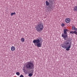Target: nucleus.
I'll return each mask as SVG.
<instances>
[{"mask_svg": "<svg viewBox=\"0 0 77 77\" xmlns=\"http://www.w3.org/2000/svg\"><path fill=\"white\" fill-rule=\"evenodd\" d=\"M24 38H22L21 39V41L22 42H24Z\"/></svg>", "mask_w": 77, "mask_h": 77, "instance_id": "nucleus-11", "label": "nucleus"}, {"mask_svg": "<svg viewBox=\"0 0 77 77\" xmlns=\"http://www.w3.org/2000/svg\"><path fill=\"white\" fill-rule=\"evenodd\" d=\"M65 26V24L63 23L62 24H61V26H62V27H63V26Z\"/></svg>", "mask_w": 77, "mask_h": 77, "instance_id": "nucleus-17", "label": "nucleus"}, {"mask_svg": "<svg viewBox=\"0 0 77 77\" xmlns=\"http://www.w3.org/2000/svg\"><path fill=\"white\" fill-rule=\"evenodd\" d=\"M11 50L13 51H15V47L14 46H12L11 48Z\"/></svg>", "mask_w": 77, "mask_h": 77, "instance_id": "nucleus-6", "label": "nucleus"}, {"mask_svg": "<svg viewBox=\"0 0 77 77\" xmlns=\"http://www.w3.org/2000/svg\"><path fill=\"white\" fill-rule=\"evenodd\" d=\"M35 45H36V44H35Z\"/></svg>", "mask_w": 77, "mask_h": 77, "instance_id": "nucleus-22", "label": "nucleus"}, {"mask_svg": "<svg viewBox=\"0 0 77 77\" xmlns=\"http://www.w3.org/2000/svg\"><path fill=\"white\" fill-rule=\"evenodd\" d=\"M13 15H16V13L14 12V13H11V16H12Z\"/></svg>", "mask_w": 77, "mask_h": 77, "instance_id": "nucleus-13", "label": "nucleus"}, {"mask_svg": "<svg viewBox=\"0 0 77 77\" xmlns=\"http://www.w3.org/2000/svg\"><path fill=\"white\" fill-rule=\"evenodd\" d=\"M66 31H68V29H64L63 32L64 34H65L66 35V34H67V32H66Z\"/></svg>", "mask_w": 77, "mask_h": 77, "instance_id": "nucleus-9", "label": "nucleus"}, {"mask_svg": "<svg viewBox=\"0 0 77 77\" xmlns=\"http://www.w3.org/2000/svg\"><path fill=\"white\" fill-rule=\"evenodd\" d=\"M16 74H17V75H20V72H17L16 73Z\"/></svg>", "mask_w": 77, "mask_h": 77, "instance_id": "nucleus-14", "label": "nucleus"}, {"mask_svg": "<svg viewBox=\"0 0 77 77\" xmlns=\"http://www.w3.org/2000/svg\"><path fill=\"white\" fill-rule=\"evenodd\" d=\"M35 28L36 30L38 32H41V31L42 30H43V29H44L43 24H42V23H40L36 25Z\"/></svg>", "mask_w": 77, "mask_h": 77, "instance_id": "nucleus-2", "label": "nucleus"}, {"mask_svg": "<svg viewBox=\"0 0 77 77\" xmlns=\"http://www.w3.org/2000/svg\"><path fill=\"white\" fill-rule=\"evenodd\" d=\"M65 21L66 23H69L71 21V19L69 18H67L65 20Z\"/></svg>", "mask_w": 77, "mask_h": 77, "instance_id": "nucleus-5", "label": "nucleus"}, {"mask_svg": "<svg viewBox=\"0 0 77 77\" xmlns=\"http://www.w3.org/2000/svg\"><path fill=\"white\" fill-rule=\"evenodd\" d=\"M70 33H71L72 34H74V31H71L70 32Z\"/></svg>", "mask_w": 77, "mask_h": 77, "instance_id": "nucleus-19", "label": "nucleus"}, {"mask_svg": "<svg viewBox=\"0 0 77 77\" xmlns=\"http://www.w3.org/2000/svg\"><path fill=\"white\" fill-rule=\"evenodd\" d=\"M76 35H77V33L76 34Z\"/></svg>", "mask_w": 77, "mask_h": 77, "instance_id": "nucleus-21", "label": "nucleus"}, {"mask_svg": "<svg viewBox=\"0 0 77 77\" xmlns=\"http://www.w3.org/2000/svg\"><path fill=\"white\" fill-rule=\"evenodd\" d=\"M62 37L65 40H67L64 42V44H63L62 46V47L66 48V50L67 51H69L70 50L69 48H71V42L69 40L68 37V35L63 34H62Z\"/></svg>", "mask_w": 77, "mask_h": 77, "instance_id": "nucleus-1", "label": "nucleus"}, {"mask_svg": "<svg viewBox=\"0 0 77 77\" xmlns=\"http://www.w3.org/2000/svg\"><path fill=\"white\" fill-rule=\"evenodd\" d=\"M46 6H48L50 5V3L48 1L46 2Z\"/></svg>", "mask_w": 77, "mask_h": 77, "instance_id": "nucleus-10", "label": "nucleus"}, {"mask_svg": "<svg viewBox=\"0 0 77 77\" xmlns=\"http://www.w3.org/2000/svg\"><path fill=\"white\" fill-rule=\"evenodd\" d=\"M74 11H75L77 12V5L75 6L73 8Z\"/></svg>", "mask_w": 77, "mask_h": 77, "instance_id": "nucleus-7", "label": "nucleus"}, {"mask_svg": "<svg viewBox=\"0 0 77 77\" xmlns=\"http://www.w3.org/2000/svg\"><path fill=\"white\" fill-rule=\"evenodd\" d=\"M23 70L24 72H26V73H27L28 72V71H26V70H25L24 69H23Z\"/></svg>", "mask_w": 77, "mask_h": 77, "instance_id": "nucleus-12", "label": "nucleus"}, {"mask_svg": "<svg viewBox=\"0 0 77 77\" xmlns=\"http://www.w3.org/2000/svg\"><path fill=\"white\" fill-rule=\"evenodd\" d=\"M39 42H40V40L39 39H35L33 41L34 44H37V46L38 47H41L42 44Z\"/></svg>", "mask_w": 77, "mask_h": 77, "instance_id": "nucleus-4", "label": "nucleus"}, {"mask_svg": "<svg viewBox=\"0 0 77 77\" xmlns=\"http://www.w3.org/2000/svg\"><path fill=\"white\" fill-rule=\"evenodd\" d=\"M28 76H29V77H32V73H29V74Z\"/></svg>", "mask_w": 77, "mask_h": 77, "instance_id": "nucleus-15", "label": "nucleus"}, {"mask_svg": "<svg viewBox=\"0 0 77 77\" xmlns=\"http://www.w3.org/2000/svg\"><path fill=\"white\" fill-rule=\"evenodd\" d=\"M49 3H53L52 0H49Z\"/></svg>", "mask_w": 77, "mask_h": 77, "instance_id": "nucleus-16", "label": "nucleus"}, {"mask_svg": "<svg viewBox=\"0 0 77 77\" xmlns=\"http://www.w3.org/2000/svg\"><path fill=\"white\" fill-rule=\"evenodd\" d=\"M72 30H75V31H77V29L76 28H75V26H72Z\"/></svg>", "mask_w": 77, "mask_h": 77, "instance_id": "nucleus-8", "label": "nucleus"}, {"mask_svg": "<svg viewBox=\"0 0 77 77\" xmlns=\"http://www.w3.org/2000/svg\"><path fill=\"white\" fill-rule=\"evenodd\" d=\"M34 65L31 62H28L26 67V69H32Z\"/></svg>", "mask_w": 77, "mask_h": 77, "instance_id": "nucleus-3", "label": "nucleus"}, {"mask_svg": "<svg viewBox=\"0 0 77 77\" xmlns=\"http://www.w3.org/2000/svg\"><path fill=\"white\" fill-rule=\"evenodd\" d=\"M32 73H33V71H32Z\"/></svg>", "mask_w": 77, "mask_h": 77, "instance_id": "nucleus-20", "label": "nucleus"}, {"mask_svg": "<svg viewBox=\"0 0 77 77\" xmlns=\"http://www.w3.org/2000/svg\"><path fill=\"white\" fill-rule=\"evenodd\" d=\"M74 31V33L75 34H77V31Z\"/></svg>", "mask_w": 77, "mask_h": 77, "instance_id": "nucleus-18", "label": "nucleus"}]
</instances>
